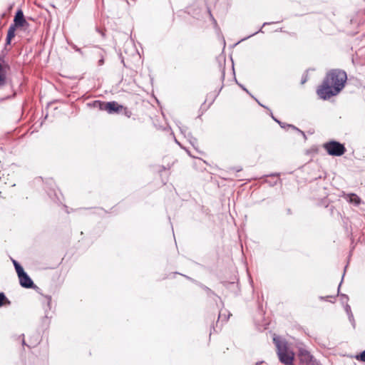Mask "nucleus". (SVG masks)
I'll return each mask as SVG.
<instances>
[{"label":"nucleus","instance_id":"11","mask_svg":"<svg viewBox=\"0 0 365 365\" xmlns=\"http://www.w3.org/2000/svg\"><path fill=\"white\" fill-rule=\"evenodd\" d=\"M346 199L349 202L354 203L356 205H359L361 203L360 197L354 193L347 195Z\"/></svg>","mask_w":365,"mask_h":365},{"label":"nucleus","instance_id":"4","mask_svg":"<svg viewBox=\"0 0 365 365\" xmlns=\"http://www.w3.org/2000/svg\"><path fill=\"white\" fill-rule=\"evenodd\" d=\"M324 148L329 155L334 156H341L346 151L343 144L334 140L324 143Z\"/></svg>","mask_w":365,"mask_h":365},{"label":"nucleus","instance_id":"6","mask_svg":"<svg viewBox=\"0 0 365 365\" xmlns=\"http://www.w3.org/2000/svg\"><path fill=\"white\" fill-rule=\"evenodd\" d=\"M9 69V63L5 61L4 56H0V87H2L6 84L7 81L6 74Z\"/></svg>","mask_w":365,"mask_h":365},{"label":"nucleus","instance_id":"17","mask_svg":"<svg viewBox=\"0 0 365 365\" xmlns=\"http://www.w3.org/2000/svg\"><path fill=\"white\" fill-rule=\"evenodd\" d=\"M271 24V23H269V22H265V23H264V24H262V27H261L258 31H255V33H253L252 34H251V35L248 36L247 37L245 38L243 40H245V39H247L248 38H250V37H251V36H255V34H258V33H259V32H263V31H262V27H264V26H266V25H269V24Z\"/></svg>","mask_w":365,"mask_h":365},{"label":"nucleus","instance_id":"3","mask_svg":"<svg viewBox=\"0 0 365 365\" xmlns=\"http://www.w3.org/2000/svg\"><path fill=\"white\" fill-rule=\"evenodd\" d=\"M94 106L98 107L101 110L107 111L109 114L118 113L123 108V106L119 105L115 101L101 102L100 101H96Z\"/></svg>","mask_w":365,"mask_h":365},{"label":"nucleus","instance_id":"39","mask_svg":"<svg viewBox=\"0 0 365 365\" xmlns=\"http://www.w3.org/2000/svg\"><path fill=\"white\" fill-rule=\"evenodd\" d=\"M221 317H222V314H219V319H220V318H221Z\"/></svg>","mask_w":365,"mask_h":365},{"label":"nucleus","instance_id":"1","mask_svg":"<svg viewBox=\"0 0 365 365\" xmlns=\"http://www.w3.org/2000/svg\"><path fill=\"white\" fill-rule=\"evenodd\" d=\"M347 76L345 71L340 69H332L329 71L322 83L318 87L317 93L324 100L336 96L344 87Z\"/></svg>","mask_w":365,"mask_h":365},{"label":"nucleus","instance_id":"32","mask_svg":"<svg viewBox=\"0 0 365 365\" xmlns=\"http://www.w3.org/2000/svg\"><path fill=\"white\" fill-rule=\"evenodd\" d=\"M48 195H49L50 198H51L52 200H54V197H53V196H52V194H51V193L48 192Z\"/></svg>","mask_w":365,"mask_h":365},{"label":"nucleus","instance_id":"5","mask_svg":"<svg viewBox=\"0 0 365 365\" xmlns=\"http://www.w3.org/2000/svg\"><path fill=\"white\" fill-rule=\"evenodd\" d=\"M298 361L302 365H319L309 352L303 349H298Z\"/></svg>","mask_w":365,"mask_h":365},{"label":"nucleus","instance_id":"37","mask_svg":"<svg viewBox=\"0 0 365 365\" xmlns=\"http://www.w3.org/2000/svg\"><path fill=\"white\" fill-rule=\"evenodd\" d=\"M22 344H25V341H24V339H23V340H22Z\"/></svg>","mask_w":365,"mask_h":365},{"label":"nucleus","instance_id":"13","mask_svg":"<svg viewBox=\"0 0 365 365\" xmlns=\"http://www.w3.org/2000/svg\"><path fill=\"white\" fill-rule=\"evenodd\" d=\"M277 123L280 125L282 128L284 130H288L289 128H292L294 130H297V127L294 125L283 123L279 120H277Z\"/></svg>","mask_w":365,"mask_h":365},{"label":"nucleus","instance_id":"26","mask_svg":"<svg viewBox=\"0 0 365 365\" xmlns=\"http://www.w3.org/2000/svg\"><path fill=\"white\" fill-rule=\"evenodd\" d=\"M271 176H274L276 178V180L273 183H271L272 185H274L277 183V180H278V174H272L271 175Z\"/></svg>","mask_w":365,"mask_h":365},{"label":"nucleus","instance_id":"19","mask_svg":"<svg viewBox=\"0 0 365 365\" xmlns=\"http://www.w3.org/2000/svg\"><path fill=\"white\" fill-rule=\"evenodd\" d=\"M69 45L77 52L80 53L81 54L83 53L81 49L78 47H77V46H76L74 43H68Z\"/></svg>","mask_w":365,"mask_h":365},{"label":"nucleus","instance_id":"30","mask_svg":"<svg viewBox=\"0 0 365 365\" xmlns=\"http://www.w3.org/2000/svg\"><path fill=\"white\" fill-rule=\"evenodd\" d=\"M255 99L256 100V101L258 103V104H259V106H262V107H264V108H266L264 105H262V103H260L257 101V99H256V98H255Z\"/></svg>","mask_w":365,"mask_h":365},{"label":"nucleus","instance_id":"38","mask_svg":"<svg viewBox=\"0 0 365 365\" xmlns=\"http://www.w3.org/2000/svg\"><path fill=\"white\" fill-rule=\"evenodd\" d=\"M186 151H187V154H188L189 155H190V152H189L188 150H186Z\"/></svg>","mask_w":365,"mask_h":365},{"label":"nucleus","instance_id":"33","mask_svg":"<svg viewBox=\"0 0 365 365\" xmlns=\"http://www.w3.org/2000/svg\"><path fill=\"white\" fill-rule=\"evenodd\" d=\"M263 362H264V361H258V362H257V363L255 364V365H260V364H263Z\"/></svg>","mask_w":365,"mask_h":365},{"label":"nucleus","instance_id":"2","mask_svg":"<svg viewBox=\"0 0 365 365\" xmlns=\"http://www.w3.org/2000/svg\"><path fill=\"white\" fill-rule=\"evenodd\" d=\"M273 342L276 346L279 361L285 365H292L294 359V353L287 341L282 336L274 334Z\"/></svg>","mask_w":365,"mask_h":365},{"label":"nucleus","instance_id":"22","mask_svg":"<svg viewBox=\"0 0 365 365\" xmlns=\"http://www.w3.org/2000/svg\"><path fill=\"white\" fill-rule=\"evenodd\" d=\"M204 289L207 292L208 295L214 294L213 292L207 287H204Z\"/></svg>","mask_w":365,"mask_h":365},{"label":"nucleus","instance_id":"24","mask_svg":"<svg viewBox=\"0 0 365 365\" xmlns=\"http://www.w3.org/2000/svg\"><path fill=\"white\" fill-rule=\"evenodd\" d=\"M180 130L181 133L185 135V136L187 137V135H186V134H185L186 130H187V128L185 127H182V128L180 127Z\"/></svg>","mask_w":365,"mask_h":365},{"label":"nucleus","instance_id":"40","mask_svg":"<svg viewBox=\"0 0 365 365\" xmlns=\"http://www.w3.org/2000/svg\"><path fill=\"white\" fill-rule=\"evenodd\" d=\"M341 287V284H339V287ZM339 288H338V291H339Z\"/></svg>","mask_w":365,"mask_h":365},{"label":"nucleus","instance_id":"8","mask_svg":"<svg viewBox=\"0 0 365 365\" xmlns=\"http://www.w3.org/2000/svg\"><path fill=\"white\" fill-rule=\"evenodd\" d=\"M24 12L21 9H18L14 19V26L16 27H23L26 24Z\"/></svg>","mask_w":365,"mask_h":365},{"label":"nucleus","instance_id":"12","mask_svg":"<svg viewBox=\"0 0 365 365\" xmlns=\"http://www.w3.org/2000/svg\"><path fill=\"white\" fill-rule=\"evenodd\" d=\"M345 311L348 315L350 322L351 323L353 327L354 328L355 327V320L354 319V315L351 310V307L348 304H346L345 306Z\"/></svg>","mask_w":365,"mask_h":365},{"label":"nucleus","instance_id":"34","mask_svg":"<svg viewBox=\"0 0 365 365\" xmlns=\"http://www.w3.org/2000/svg\"><path fill=\"white\" fill-rule=\"evenodd\" d=\"M52 192H53L54 196L57 197V194H56V191L53 190Z\"/></svg>","mask_w":365,"mask_h":365},{"label":"nucleus","instance_id":"14","mask_svg":"<svg viewBox=\"0 0 365 365\" xmlns=\"http://www.w3.org/2000/svg\"><path fill=\"white\" fill-rule=\"evenodd\" d=\"M12 262H13V264H14V266L15 267V269H16V272L17 274H19L21 272L23 273V272H24V269L22 267V266L16 260L12 259Z\"/></svg>","mask_w":365,"mask_h":365},{"label":"nucleus","instance_id":"15","mask_svg":"<svg viewBox=\"0 0 365 365\" xmlns=\"http://www.w3.org/2000/svg\"><path fill=\"white\" fill-rule=\"evenodd\" d=\"M10 301L6 298L5 294L4 292H0V307L4 306V304H10Z\"/></svg>","mask_w":365,"mask_h":365},{"label":"nucleus","instance_id":"7","mask_svg":"<svg viewBox=\"0 0 365 365\" xmlns=\"http://www.w3.org/2000/svg\"><path fill=\"white\" fill-rule=\"evenodd\" d=\"M18 277L21 287L24 288H32L34 286V282L25 271L18 274Z\"/></svg>","mask_w":365,"mask_h":365},{"label":"nucleus","instance_id":"18","mask_svg":"<svg viewBox=\"0 0 365 365\" xmlns=\"http://www.w3.org/2000/svg\"><path fill=\"white\" fill-rule=\"evenodd\" d=\"M356 359L357 360L365 362V350L363 351L359 355H357L356 356Z\"/></svg>","mask_w":365,"mask_h":365},{"label":"nucleus","instance_id":"21","mask_svg":"<svg viewBox=\"0 0 365 365\" xmlns=\"http://www.w3.org/2000/svg\"><path fill=\"white\" fill-rule=\"evenodd\" d=\"M124 110V114L125 115H126L127 117L130 118V115H131V111L128 110L127 108H123Z\"/></svg>","mask_w":365,"mask_h":365},{"label":"nucleus","instance_id":"16","mask_svg":"<svg viewBox=\"0 0 365 365\" xmlns=\"http://www.w3.org/2000/svg\"><path fill=\"white\" fill-rule=\"evenodd\" d=\"M187 138H188V139H189V141H190V144H191L194 148H195V145L197 144V139H196L195 138H193V137L192 136V135H191L190 133H187Z\"/></svg>","mask_w":365,"mask_h":365},{"label":"nucleus","instance_id":"9","mask_svg":"<svg viewBox=\"0 0 365 365\" xmlns=\"http://www.w3.org/2000/svg\"><path fill=\"white\" fill-rule=\"evenodd\" d=\"M45 303L46 304V307H45V316H44V318L48 319L49 318L51 317V315H49L50 314V311H51V296H46L45 297Z\"/></svg>","mask_w":365,"mask_h":365},{"label":"nucleus","instance_id":"28","mask_svg":"<svg viewBox=\"0 0 365 365\" xmlns=\"http://www.w3.org/2000/svg\"><path fill=\"white\" fill-rule=\"evenodd\" d=\"M271 116H272V119H273L275 122H277V120H277V118H276L272 115V113H271Z\"/></svg>","mask_w":365,"mask_h":365},{"label":"nucleus","instance_id":"31","mask_svg":"<svg viewBox=\"0 0 365 365\" xmlns=\"http://www.w3.org/2000/svg\"><path fill=\"white\" fill-rule=\"evenodd\" d=\"M306 81H307V78H302V83L304 84Z\"/></svg>","mask_w":365,"mask_h":365},{"label":"nucleus","instance_id":"35","mask_svg":"<svg viewBox=\"0 0 365 365\" xmlns=\"http://www.w3.org/2000/svg\"><path fill=\"white\" fill-rule=\"evenodd\" d=\"M287 213H288V214H290V213H291L290 209H288V210H287Z\"/></svg>","mask_w":365,"mask_h":365},{"label":"nucleus","instance_id":"36","mask_svg":"<svg viewBox=\"0 0 365 365\" xmlns=\"http://www.w3.org/2000/svg\"><path fill=\"white\" fill-rule=\"evenodd\" d=\"M222 77L223 78H224V77H225V73H224V72L222 73Z\"/></svg>","mask_w":365,"mask_h":365},{"label":"nucleus","instance_id":"25","mask_svg":"<svg viewBox=\"0 0 365 365\" xmlns=\"http://www.w3.org/2000/svg\"><path fill=\"white\" fill-rule=\"evenodd\" d=\"M239 86L240 88H242L243 91H245L246 93H249L251 96L248 90L244 86H242V84H239Z\"/></svg>","mask_w":365,"mask_h":365},{"label":"nucleus","instance_id":"27","mask_svg":"<svg viewBox=\"0 0 365 365\" xmlns=\"http://www.w3.org/2000/svg\"><path fill=\"white\" fill-rule=\"evenodd\" d=\"M103 63H104V59H103V58H101L98 61V66H102Z\"/></svg>","mask_w":365,"mask_h":365},{"label":"nucleus","instance_id":"29","mask_svg":"<svg viewBox=\"0 0 365 365\" xmlns=\"http://www.w3.org/2000/svg\"><path fill=\"white\" fill-rule=\"evenodd\" d=\"M297 132L301 133L304 137L305 136L304 133L303 131L300 130L299 129L297 130Z\"/></svg>","mask_w":365,"mask_h":365},{"label":"nucleus","instance_id":"20","mask_svg":"<svg viewBox=\"0 0 365 365\" xmlns=\"http://www.w3.org/2000/svg\"><path fill=\"white\" fill-rule=\"evenodd\" d=\"M208 12H209V14H210V19L213 22V24L215 26V27H217V21L215 20V19L213 17L212 14H211L210 11L208 10Z\"/></svg>","mask_w":365,"mask_h":365},{"label":"nucleus","instance_id":"10","mask_svg":"<svg viewBox=\"0 0 365 365\" xmlns=\"http://www.w3.org/2000/svg\"><path fill=\"white\" fill-rule=\"evenodd\" d=\"M16 28L17 27L12 24L9 26L6 39V45H9L11 43V39L15 36V31Z\"/></svg>","mask_w":365,"mask_h":365},{"label":"nucleus","instance_id":"23","mask_svg":"<svg viewBox=\"0 0 365 365\" xmlns=\"http://www.w3.org/2000/svg\"><path fill=\"white\" fill-rule=\"evenodd\" d=\"M341 301H342V302H344V301H345V302H347V301H348V299H349V298H348V296H347V295H346V294H341Z\"/></svg>","mask_w":365,"mask_h":365}]
</instances>
